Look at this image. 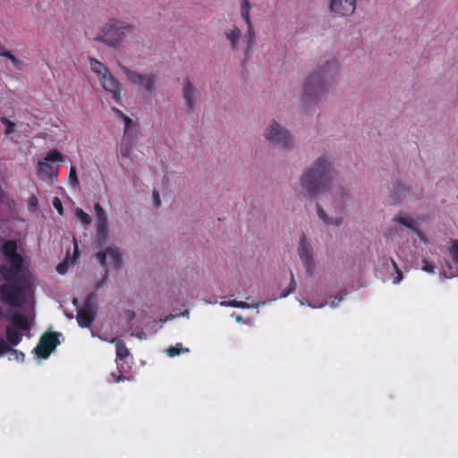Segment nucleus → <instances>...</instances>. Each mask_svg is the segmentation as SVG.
I'll use <instances>...</instances> for the list:
<instances>
[{
  "instance_id": "24",
  "label": "nucleus",
  "mask_w": 458,
  "mask_h": 458,
  "mask_svg": "<svg viewBox=\"0 0 458 458\" xmlns=\"http://www.w3.org/2000/svg\"><path fill=\"white\" fill-rule=\"evenodd\" d=\"M317 211L319 218L327 225H340L342 224L341 217L330 218L325 210L320 207L319 204H317Z\"/></svg>"
},
{
  "instance_id": "25",
  "label": "nucleus",
  "mask_w": 458,
  "mask_h": 458,
  "mask_svg": "<svg viewBox=\"0 0 458 458\" xmlns=\"http://www.w3.org/2000/svg\"><path fill=\"white\" fill-rule=\"evenodd\" d=\"M393 220L396 223H399V224L406 226L407 228H409L414 232H418V229L416 227L414 220L410 216L397 215L393 218Z\"/></svg>"
},
{
  "instance_id": "7",
  "label": "nucleus",
  "mask_w": 458,
  "mask_h": 458,
  "mask_svg": "<svg viewBox=\"0 0 458 458\" xmlns=\"http://www.w3.org/2000/svg\"><path fill=\"white\" fill-rule=\"evenodd\" d=\"M250 0H241V17L247 25V32L243 39V56L245 61L250 56L252 46L256 38L254 26L250 20Z\"/></svg>"
},
{
  "instance_id": "17",
  "label": "nucleus",
  "mask_w": 458,
  "mask_h": 458,
  "mask_svg": "<svg viewBox=\"0 0 458 458\" xmlns=\"http://www.w3.org/2000/svg\"><path fill=\"white\" fill-rule=\"evenodd\" d=\"M5 356H7L9 360H16L19 362H22L25 358V355L23 352L13 349V346L9 345L2 338V357H5Z\"/></svg>"
},
{
  "instance_id": "16",
  "label": "nucleus",
  "mask_w": 458,
  "mask_h": 458,
  "mask_svg": "<svg viewBox=\"0 0 458 458\" xmlns=\"http://www.w3.org/2000/svg\"><path fill=\"white\" fill-rule=\"evenodd\" d=\"M224 35L230 44L231 50L238 51L242 38L241 30L236 25H231L224 30Z\"/></svg>"
},
{
  "instance_id": "44",
  "label": "nucleus",
  "mask_w": 458,
  "mask_h": 458,
  "mask_svg": "<svg viewBox=\"0 0 458 458\" xmlns=\"http://www.w3.org/2000/svg\"><path fill=\"white\" fill-rule=\"evenodd\" d=\"M75 251H78V246L75 245Z\"/></svg>"
},
{
  "instance_id": "43",
  "label": "nucleus",
  "mask_w": 458,
  "mask_h": 458,
  "mask_svg": "<svg viewBox=\"0 0 458 458\" xmlns=\"http://www.w3.org/2000/svg\"><path fill=\"white\" fill-rule=\"evenodd\" d=\"M236 321H237V322H241V321H242V316H240V315H238V316L236 317Z\"/></svg>"
},
{
  "instance_id": "20",
  "label": "nucleus",
  "mask_w": 458,
  "mask_h": 458,
  "mask_svg": "<svg viewBox=\"0 0 458 458\" xmlns=\"http://www.w3.org/2000/svg\"><path fill=\"white\" fill-rule=\"evenodd\" d=\"M77 322L81 327H89L95 319V312L89 308H83L77 313Z\"/></svg>"
},
{
  "instance_id": "3",
  "label": "nucleus",
  "mask_w": 458,
  "mask_h": 458,
  "mask_svg": "<svg viewBox=\"0 0 458 458\" xmlns=\"http://www.w3.org/2000/svg\"><path fill=\"white\" fill-rule=\"evenodd\" d=\"M333 168L324 157H318L301 177V185L310 197L326 192L332 180Z\"/></svg>"
},
{
  "instance_id": "4",
  "label": "nucleus",
  "mask_w": 458,
  "mask_h": 458,
  "mask_svg": "<svg viewBox=\"0 0 458 458\" xmlns=\"http://www.w3.org/2000/svg\"><path fill=\"white\" fill-rule=\"evenodd\" d=\"M134 36L133 25L117 19H110L101 27L95 40L116 50L123 47L127 39Z\"/></svg>"
},
{
  "instance_id": "41",
  "label": "nucleus",
  "mask_w": 458,
  "mask_h": 458,
  "mask_svg": "<svg viewBox=\"0 0 458 458\" xmlns=\"http://www.w3.org/2000/svg\"><path fill=\"white\" fill-rule=\"evenodd\" d=\"M403 191H408V189H406L404 185H398L397 192L399 193L400 197L405 196Z\"/></svg>"
},
{
  "instance_id": "5",
  "label": "nucleus",
  "mask_w": 458,
  "mask_h": 458,
  "mask_svg": "<svg viewBox=\"0 0 458 458\" xmlns=\"http://www.w3.org/2000/svg\"><path fill=\"white\" fill-rule=\"evenodd\" d=\"M91 71L98 75L102 88L112 94V98L116 103H121V83L110 72L108 67L94 57H89Z\"/></svg>"
},
{
  "instance_id": "6",
  "label": "nucleus",
  "mask_w": 458,
  "mask_h": 458,
  "mask_svg": "<svg viewBox=\"0 0 458 458\" xmlns=\"http://www.w3.org/2000/svg\"><path fill=\"white\" fill-rule=\"evenodd\" d=\"M64 161V155L61 151L55 148L50 149L46 157L38 162V176L50 182L56 181L59 167L55 163H63Z\"/></svg>"
},
{
  "instance_id": "9",
  "label": "nucleus",
  "mask_w": 458,
  "mask_h": 458,
  "mask_svg": "<svg viewBox=\"0 0 458 458\" xmlns=\"http://www.w3.org/2000/svg\"><path fill=\"white\" fill-rule=\"evenodd\" d=\"M265 137L267 140L280 146L282 148L286 149L292 147V137L288 131L275 121L265 131Z\"/></svg>"
},
{
  "instance_id": "19",
  "label": "nucleus",
  "mask_w": 458,
  "mask_h": 458,
  "mask_svg": "<svg viewBox=\"0 0 458 458\" xmlns=\"http://www.w3.org/2000/svg\"><path fill=\"white\" fill-rule=\"evenodd\" d=\"M9 327L21 332L30 330V323L25 315L14 313L11 316Z\"/></svg>"
},
{
  "instance_id": "11",
  "label": "nucleus",
  "mask_w": 458,
  "mask_h": 458,
  "mask_svg": "<svg viewBox=\"0 0 458 458\" xmlns=\"http://www.w3.org/2000/svg\"><path fill=\"white\" fill-rule=\"evenodd\" d=\"M127 79L133 84H137L147 92L151 93L155 89L157 75L153 73L142 74L127 67H122Z\"/></svg>"
},
{
  "instance_id": "13",
  "label": "nucleus",
  "mask_w": 458,
  "mask_h": 458,
  "mask_svg": "<svg viewBox=\"0 0 458 458\" xmlns=\"http://www.w3.org/2000/svg\"><path fill=\"white\" fill-rule=\"evenodd\" d=\"M298 254L307 272L312 275L315 269V264L313 255L305 234H302L299 240Z\"/></svg>"
},
{
  "instance_id": "31",
  "label": "nucleus",
  "mask_w": 458,
  "mask_h": 458,
  "mask_svg": "<svg viewBox=\"0 0 458 458\" xmlns=\"http://www.w3.org/2000/svg\"><path fill=\"white\" fill-rule=\"evenodd\" d=\"M295 287H296V284L294 281L293 274L291 273V282H290L289 285L287 286V288L283 290V292L281 293V297L284 298V297L288 296L290 293H292L295 290Z\"/></svg>"
},
{
  "instance_id": "30",
  "label": "nucleus",
  "mask_w": 458,
  "mask_h": 458,
  "mask_svg": "<svg viewBox=\"0 0 458 458\" xmlns=\"http://www.w3.org/2000/svg\"><path fill=\"white\" fill-rule=\"evenodd\" d=\"M76 216L84 225H89L91 223V217L89 214L84 212L81 208H76Z\"/></svg>"
},
{
  "instance_id": "39",
  "label": "nucleus",
  "mask_w": 458,
  "mask_h": 458,
  "mask_svg": "<svg viewBox=\"0 0 458 458\" xmlns=\"http://www.w3.org/2000/svg\"><path fill=\"white\" fill-rule=\"evenodd\" d=\"M152 195H153L154 204L157 208H158L161 204L158 191L157 190H154Z\"/></svg>"
},
{
  "instance_id": "32",
  "label": "nucleus",
  "mask_w": 458,
  "mask_h": 458,
  "mask_svg": "<svg viewBox=\"0 0 458 458\" xmlns=\"http://www.w3.org/2000/svg\"><path fill=\"white\" fill-rule=\"evenodd\" d=\"M449 251L453 261L458 264V241H454Z\"/></svg>"
},
{
  "instance_id": "8",
  "label": "nucleus",
  "mask_w": 458,
  "mask_h": 458,
  "mask_svg": "<svg viewBox=\"0 0 458 458\" xmlns=\"http://www.w3.org/2000/svg\"><path fill=\"white\" fill-rule=\"evenodd\" d=\"M97 259L102 267L106 268V276L102 282L97 284L98 289L105 283L107 277V267L110 266L114 270H119L123 266L122 256L117 249L108 247L105 250L97 253Z\"/></svg>"
},
{
  "instance_id": "26",
  "label": "nucleus",
  "mask_w": 458,
  "mask_h": 458,
  "mask_svg": "<svg viewBox=\"0 0 458 458\" xmlns=\"http://www.w3.org/2000/svg\"><path fill=\"white\" fill-rule=\"evenodd\" d=\"M221 304L225 305V306H230V307L241 308V309H249V308H258L259 307V304L250 305L245 301H236V300L224 301Z\"/></svg>"
},
{
  "instance_id": "2",
  "label": "nucleus",
  "mask_w": 458,
  "mask_h": 458,
  "mask_svg": "<svg viewBox=\"0 0 458 458\" xmlns=\"http://www.w3.org/2000/svg\"><path fill=\"white\" fill-rule=\"evenodd\" d=\"M338 64L335 59L320 60L318 69L305 80L302 101L304 104L318 100L328 90L337 74Z\"/></svg>"
},
{
  "instance_id": "42",
  "label": "nucleus",
  "mask_w": 458,
  "mask_h": 458,
  "mask_svg": "<svg viewBox=\"0 0 458 458\" xmlns=\"http://www.w3.org/2000/svg\"><path fill=\"white\" fill-rule=\"evenodd\" d=\"M111 376L113 377L114 382H120L125 379L123 375L116 377L115 374L112 373Z\"/></svg>"
},
{
  "instance_id": "14",
  "label": "nucleus",
  "mask_w": 458,
  "mask_h": 458,
  "mask_svg": "<svg viewBox=\"0 0 458 458\" xmlns=\"http://www.w3.org/2000/svg\"><path fill=\"white\" fill-rule=\"evenodd\" d=\"M182 94L185 102L187 114L193 113L198 98V92L196 88L188 78L183 81Z\"/></svg>"
},
{
  "instance_id": "33",
  "label": "nucleus",
  "mask_w": 458,
  "mask_h": 458,
  "mask_svg": "<svg viewBox=\"0 0 458 458\" xmlns=\"http://www.w3.org/2000/svg\"><path fill=\"white\" fill-rule=\"evenodd\" d=\"M53 207L56 209L59 215H64V208L61 199L58 197H55L52 200Z\"/></svg>"
},
{
  "instance_id": "15",
  "label": "nucleus",
  "mask_w": 458,
  "mask_h": 458,
  "mask_svg": "<svg viewBox=\"0 0 458 458\" xmlns=\"http://www.w3.org/2000/svg\"><path fill=\"white\" fill-rule=\"evenodd\" d=\"M356 3L357 0H331L329 8L340 16H348L355 12Z\"/></svg>"
},
{
  "instance_id": "1",
  "label": "nucleus",
  "mask_w": 458,
  "mask_h": 458,
  "mask_svg": "<svg viewBox=\"0 0 458 458\" xmlns=\"http://www.w3.org/2000/svg\"><path fill=\"white\" fill-rule=\"evenodd\" d=\"M25 250L17 240L2 239V302L21 308L30 291L32 273L30 269L29 258L24 256Z\"/></svg>"
},
{
  "instance_id": "18",
  "label": "nucleus",
  "mask_w": 458,
  "mask_h": 458,
  "mask_svg": "<svg viewBox=\"0 0 458 458\" xmlns=\"http://www.w3.org/2000/svg\"><path fill=\"white\" fill-rule=\"evenodd\" d=\"M2 57H4L9 64H5V66L13 72H21L26 65L25 63L13 55L10 51L2 49Z\"/></svg>"
},
{
  "instance_id": "35",
  "label": "nucleus",
  "mask_w": 458,
  "mask_h": 458,
  "mask_svg": "<svg viewBox=\"0 0 458 458\" xmlns=\"http://www.w3.org/2000/svg\"><path fill=\"white\" fill-rule=\"evenodd\" d=\"M29 208H37L38 205V200L36 195L32 194L28 200Z\"/></svg>"
},
{
  "instance_id": "37",
  "label": "nucleus",
  "mask_w": 458,
  "mask_h": 458,
  "mask_svg": "<svg viewBox=\"0 0 458 458\" xmlns=\"http://www.w3.org/2000/svg\"><path fill=\"white\" fill-rule=\"evenodd\" d=\"M67 268H68V262H67V260H64V262L58 264V266L56 267V271L60 275H64L66 273Z\"/></svg>"
},
{
  "instance_id": "28",
  "label": "nucleus",
  "mask_w": 458,
  "mask_h": 458,
  "mask_svg": "<svg viewBox=\"0 0 458 458\" xmlns=\"http://www.w3.org/2000/svg\"><path fill=\"white\" fill-rule=\"evenodd\" d=\"M189 352V349L183 348L182 344H177L175 346H171L166 350V353L170 357H174V356L181 354L182 352Z\"/></svg>"
},
{
  "instance_id": "10",
  "label": "nucleus",
  "mask_w": 458,
  "mask_h": 458,
  "mask_svg": "<svg viewBox=\"0 0 458 458\" xmlns=\"http://www.w3.org/2000/svg\"><path fill=\"white\" fill-rule=\"evenodd\" d=\"M60 335L61 334L59 332L44 333L41 335L37 347L35 348L36 354L39 358L47 359L60 344L58 339Z\"/></svg>"
},
{
  "instance_id": "22",
  "label": "nucleus",
  "mask_w": 458,
  "mask_h": 458,
  "mask_svg": "<svg viewBox=\"0 0 458 458\" xmlns=\"http://www.w3.org/2000/svg\"><path fill=\"white\" fill-rule=\"evenodd\" d=\"M109 342L115 344V352L117 359L123 360L130 355L129 350L123 340L114 337L112 338Z\"/></svg>"
},
{
  "instance_id": "29",
  "label": "nucleus",
  "mask_w": 458,
  "mask_h": 458,
  "mask_svg": "<svg viewBox=\"0 0 458 458\" xmlns=\"http://www.w3.org/2000/svg\"><path fill=\"white\" fill-rule=\"evenodd\" d=\"M112 110L116 114H118L119 116H121L123 119V122H124V124H125V130H124V133L127 134L128 131H129V128L130 126L131 125L132 123V121L131 118H129L128 116L124 115L123 113L119 110L118 108L116 107H113Z\"/></svg>"
},
{
  "instance_id": "27",
  "label": "nucleus",
  "mask_w": 458,
  "mask_h": 458,
  "mask_svg": "<svg viewBox=\"0 0 458 458\" xmlns=\"http://www.w3.org/2000/svg\"><path fill=\"white\" fill-rule=\"evenodd\" d=\"M68 182L70 187L75 189L79 187L80 182L77 176V170L74 166L70 167L69 175H68Z\"/></svg>"
},
{
  "instance_id": "21",
  "label": "nucleus",
  "mask_w": 458,
  "mask_h": 458,
  "mask_svg": "<svg viewBox=\"0 0 458 458\" xmlns=\"http://www.w3.org/2000/svg\"><path fill=\"white\" fill-rule=\"evenodd\" d=\"M2 124L5 126L4 134L6 137H9L12 141L18 144L21 136L20 132L17 131V125L15 123L11 122L7 118L2 117Z\"/></svg>"
},
{
  "instance_id": "40",
  "label": "nucleus",
  "mask_w": 458,
  "mask_h": 458,
  "mask_svg": "<svg viewBox=\"0 0 458 458\" xmlns=\"http://www.w3.org/2000/svg\"><path fill=\"white\" fill-rule=\"evenodd\" d=\"M422 269L426 272H428V273H434L435 272V267L430 264V263H428V262H425Z\"/></svg>"
},
{
  "instance_id": "38",
  "label": "nucleus",
  "mask_w": 458,
  "mask_h": 458,
  "mask_svg": "<svg viewBox=\"0 0 458 458\" xmlns=\"http://www.w3.org/2000/svg\"><path fill=\"white\" fill-rule=\"evenodd\" d=\"M131 150V145L122 146L121 155L123 157H129Z\"/></svg>"
},
{
  "instance_id": "36",
  "label": "nucleus",
  "mask_w": 458,
  "mask_h": 458,
  "mask_svg": "<svg viewBox=\"0 0 458 458\" xmlns=\"http://www.w3.org/2000/svg\"><path fill=\"white\" fill-rule=\"evenodd\" d=\"M1 199H2V207L4 205L8 206L9 208H11L12 205L14 206V201L13 199H11L8 195H6L3 192H2Z\"/></svg>"
},
{
  "instance_id": "12",
  "label": "nucleus",
  "mask_w": 458,
  "mask_h": 458,
  "mask_svg": "<svg viewBox=\"0 0 458 458\" xmlns=\"http://www.w3.org/2000/svg\"><path fill=\"white\" fill-rule=\"evenodd\" d=\"M97 215V242L98 246L106 243L108 236L107 216L99 203L94 205Z\"/></svg>"
},
{
  "instance_id": "34",
  "label": "nucleus",
  "mask_w": 458,
  "mask_h": 458,
  "mask_svg": "<svg viewBox=\"0 0 458 458\" xmlns=\"http://www.w3.org/2000/svg\"><path fill=\"white\" fill-rule=\"evenodd\" d=\"M392 261V264L394 267V269L396 270V273H397V276L394 278V284H399L401 282V280L403 279V273L402 271L398 268L397 267V264L395 263L394 260H391Z\"/></svg>"
},
{
  "instance_id": "23",
  "label": "nucleus",
  "mask_w": 458,
  "mask_h": 458,
  "mask_svg": "<svg viewBox=\"0 0 458 458\" xmlns=\"http://www.w3.org/2000/svg\"><path fill=\"white\" fill-rule=\"evenodd\" d=\"M22 340V333L9 326L6 327V343L9 345L16 346Z\"/></svg>"
}]
</instances>
